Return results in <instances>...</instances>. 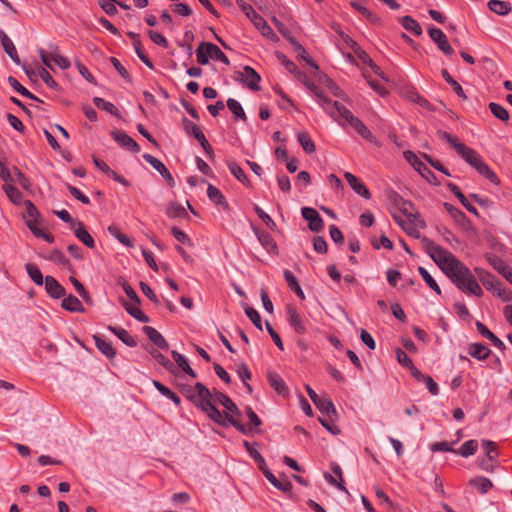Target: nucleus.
<instances>
[{
	"label": "nucleus",
	"mask_w": 512,
	"mask_h": 512,
	"mask_svg": "<svg viewBox=\"0 0 512 512\" xmlns=\"http://www.w3.org/2000/svg\"><path fill=\"white\" fill-rule=\"evenodd\" d=\"M422 245L431 259L459 290L467 295H474L477 297H481L483 295V290L475 276L454 254L435 244L429 238H423Z\"/></svg>",
	"instance_id": "nucleus-1"
},
{
	"label": "nucleus",
	"mask_w": 512,
	"mask_h": 512,
	"mask_svg": "<svg viewBox=\"0 0 512 512\" xmlns=\"http://www.w3.org/2000/svg\"><path fill=\"white\" fill-rule=\"evenodd\" d=\"M182 394L191 401L197 408L203 411L209 419L218 425L226 427L227 425L233 426L239 432L248 434L251 429L238 419L226 413L223 415L217 408L216 404L223 405L224 402L230 398L226 394L215 390L212 393L204 384L197 382L194 386L182 385Z\"/></svg>",
	"instance_id": "nucleus-2"
},
{
	"label": "nucleus",
	"mask_w": 512,
	"mask_h": 512,
	"mask_svg": "<svg viewBox=\"0 0 512 512\" xmlns=\"http://www.w3.org/2000/svg\"><path fill=\"white\" fill-rule=\"evenodd\" d=\"M438 136L441 140L446 141L450 146L455 149L457 154L473 167L479 174L487 178L494 184L499 183V179L494 171L483 161L480 154L462 143L457 136L451 135L446 131H439Z\"/></svg>",
	"instance_id": "nucleus-3"
},
{
	"label": "nucleus",
	"mask_w": 512,
	"mask_h": 512,
	"mask_svg": "<svg viewBox=\"0 0 512 512\" xmlns=\"http://www.w3.org/2000/svg\"><path fill=\"white\" fill-rule=\"evenodd\" d=\"M340 126H351L361 137L369 142H373L375 137L367 126L357 117H355L349 109L339 103L329 114Z\"/></svg>",
	"instance_id": "nucleus-4"
},
{
	"label": "nucleus",
	"mask_w": 512,
	"mask_h": 512,
	"mask_svg": "<svg viewBox=\"0 0 512 512\" xmlns=\"http://www.w3.org/2000/svg\"><path fill=\"white\" fill-rule=\"evenodd\" d=\"M306 87L313 93L315 100L317 103L322 107V109L329 115L331 111L339 104L337 101H332L329 99L321 90L320 88L315 85L312 81L308 79L306 76V79L301 78L300 79Z\"/></svg>",
	"instance_id": "nucleus-5"
},
{
	"label": "nucleus",
	"mask_w": 512,
	"mask_h": 512,
	"mask_svg": "<svg viewBox=\"0 0 512 512\" xmlns=\"http://www.w3.org/2000/svg\"><path fill=\"white\" fill-rule=\"evenodd\" d=\"M306 87L313 93L315 100L317 103L322 107V109L329 115L331 111L339 104L337 101H332L329 99L321 90L320 88L315 85L312 81L308 79L306 76V79L301 78L300 79Z\"/></svg>",
	"instance_id": "nucleus-6"
},
{
	"label": "nucleus",
	"mask_w": 512,
	"mask_h": 512,
	"mask_svg": "<svg viewBox=\"0 0 512 512\" xmlns=\"http://www.w3.org/2000/svg\"><path fill=\"white\" fill-rule=\"evenodd\" d=\"M302 217L308 222V227L313 232H320L324 227L323 219L320 214L311 207L301 209Z\"/></svg>",
	"instance_id": "nucleus-7"
},
{
	"label": "nucleus",
	"mask_w": 512,
	"mask_h": 512,
	"mask_svg": "<svg viewBox=\"0 0 512 512\" xmlns=\"http://www.w3.org/2000/svg\"><path fill=\"white\" fill-rule=\"evenodd\" d=\"M428 34L445 55L451 56L454 53L453 48L448 43L446 35L441 29L435 27L429 28Z\"/></svg>",
	"instance_id": "nucleus-8"
},
{
	"label": "nucleus",
	"mask_w": 512,
	"mask_h": 512,
	"mask_svg": "<svg viewBox=\"0 0 512 512\" xmlns=\"http://www.w3.org/2000/svg\"><path fill=\"white\" fill-rule=\"evenodd\" d=\"M143 159L162 175V177L167 181L171 188L175 186V180L173 176L159 159L148 153L143 154Z\"/></svg>",
	"instance_id": "nucleus-9"
},
{
	"label": "nucleus",
	"mask_w": 512,
	"mask_h": 512,
	"mask_svg": "<svg viewBox=\"0 0 512 512\" xmlns=\"http://www.w3.org/2000/svg\"><path fill=\"white\" fill-rule=\"evenodd\" d=\"M240 80L251 90L259 91V82L261 80L259 74L250 66H245L243 71L239 73Z\"/></svg>",
	"instance_id": "nucleus-10"
},
{
	"label": "nucleus",
	"mask_w": 512,
	"mask_h": 512,
	"mask_svg": "<svg viewBox=\"0 0 512 512\" xmlns=\"http://www.w3.org/2000/svg\"><path fill=\"white\" fill-rule=\"evenodd\" d=\"M111 136L114 139V141L117 142L121 147L133 153H138L140 151V146L138 145V143L125 132L112 131Z\"/></svg>",
	"instance_id": "nucleus-11"
},
{
	"label": "nucleus",
	"mask_w": 512,
	"mask_h": 512,
	"mask_svg": "<svg viewBox=\"0 0 512 512\" xmlns=\"http://www.w3.org/2000/svg\"><path fill=\"white\" fill-rule=\"evenodd\" d=\"M475 272L479 280L487 290H498V295L502 297L504 300H508V298H505L501 290L498 288V281L491 273L481 268H475Z\"/></svg>",
	"instance_id": "nucleus-12"
},
{
	"label": "nucleus",
	"mask_w": 512,
	"mask_h": 512,
	"mask_svg": "<svg viewBox=\"0 0 512 512\" xmlns=\"http://www.w3.org/2000/svg\"><path fill=\"white\" fill-rule=\"evenodd\" d=\"M45 290L47 294L53 299H60L66 295L65 288L53 277H45Z\"/></svg>",
	"instance_id": "nucleus-13"
},
{
	"label": "nucleus",
	"mask_w": 512,
	"mask_h": 512,
	"mask_svg": "<svg viewBox=\"0 0 512 512\" xmlns=\"http://www.w3.org/2000/svg\"><path fill=\"white\" fill-rule=\"evenodd\" d=\"M389 199L400 210L401 213L408 217V219H411V217L415 214V209L412 202L405 200L398 193L393 192L389 196Z\"/></svg>",
	"instance_id": "nucleus-14"
},
{
	"label": "nucleus",
	"mask_w": 512,
	"mask_h": 512,
	"mask_svg": "<svg viewBox=\"0 0 512 512\" xmlns=\"http://www.w3.org/2000/svg\"><path fill=\"white\" fill-rule=\"evenodd\" d=\"M0 42L1 45L6 52V54L11 58V60L19 65L20 64V58L17 53V49L12 42V40L8 37V35L5 33L4 30L0 29Z\"/></svg>",
	"instance_id": "nucleus-15"
},
{
	"label": "nucleus",
	"mask_w": 512,
	"mask_h": 512,
	"mask_svg": "<svg viewBox=\"0 0 512 512\" xmlns=\"http://www.w3.org/2000/svg\"><path fill=\"white\" fill-rule=\"evenodd\" d=\"M344 177L349 183L350 187L360 196L365 199L371 198V193L368 188L359 181V179L350 172H345Z\"/></svg>",
	"instance_id": "nucleus-16"
},
{
	"label": "nucleus",
	"mask_w": 512,
	"mask_h": 512,
	"mask_svg": "<svg viewBox=\"0 0 512 512\" xmlns=\"http://www.w3.org/2000/svg\"><path fill=\"white\" fill-rule=\"evenodd\" d=\"M143 332L148 337V339L154 343L158 348L167 350L169 348L168 342L162 336L160 332H158L155 328L151 326H144Z\"/></svg>",
	"instance_id": "nucleus-17"
},
{
	"label": "nucleus",
	"mask_w": 512,
	"mask_h": 512,
	"mask_svg": "<svg viewBox=\"0 0 512 512\" xmlns=\"http://www.w3.org/2000/svg\"><path fill=\"white\" fill-rule=\"evenodd\" d=\"M252 23L264 37L274 42L278 41V36L260 14L253 19Z\"/></svg>",
	"instance_id": "nucleus-18"
},
{
	"label": "nucleus",
	"mask_w": 512,
	"mask_h": 512,
	"mask_svg": "<svg viewBox=\"0 0 512 512\" xmlns=\"http://www.w3.org/2000/svg\"><path fill=\"white\" fill-rule=\"evenodd\" d=\"M288 322L290 326L294 329L297 334H305L306 327L301 316L298 314L297 310L293 307H288L287 309Z\"/></svg>",
	"instance_id": "nucleus-19"
},
{
	"label": "nucleus",
	"mask_w": 512,
	"mask_h": 512,
	"mask_svg": "<svg viewBox=\"0 0 512 512\" xmlns=\"http://www.w3.org/2000/svg\"><path fill=\"white\" fill-rule=\"evenodd\" d=\"M267 380L271 388L278 394L285 395L288 393V387L278 373L270 370L267 371Z\"/></svg>",
	"instance_id": "nucleus-20"
},
{
	"label": "nucleus",
	"mask_w": 512,
	"mask_h": 512,
	"mask_svg": "<svg viewBox=\"0 0 512 512\" xmlns=\"http://www.w3.org/2000/svg\"><path fill=\"white\" fill-rule=\"evenodd\" d=\"M443 205L445 210L454 219L456 224H458L461 227H466L470 224V221L467 218V216L459 208L453 206L448 202H445Z\"/></svg>",
	"instance_id": "nucleus-21"
},
{
	"label": "nucleus",
	"mask_w": 512,
	"mask_h": 512,
	"mask_svg": "<svg viewBox=\"0 0 512 512\" xmlns=\"http://www.w3.org/2000/svg\"><path fill=\"white\" fill-rule=\"evenodd\" d=\"M331 470L332 472L339 477V480L340 481H337L331 474L329 473H325L324 477L326 479V481L333 485V486H336L339 490L341 491H344L346 493H348V490L346 489V487L343 485V475H342V469L341 467L337 464V463H332L331 464Z\"/></svg>",
	"instance_id": "nucleus-22"
},
{
	"label": "nucleus",
	"mask_w": 512,
	"mask_h": 512,
	"mask_svg": "<svg viewBox=\"0 0 512 512\" xmlns=\"http://www.w3.org/2000/svg\"><path fill=\"white\" fill-rule=\"evenodd\" d=\"M315 406L319 409V411L326 415L330 420H334L337 416V411L335 409L332 401L326 397H321L316 403Z\"/></svg>",
	"instance_id": "nucleus-23"
},
{
	"label": "nucleus",
	"mask_w": 512,
	"mask_h": 512,
	"mask_svg": "<svg viewBox=\"0 0 512 512\" xmlns=\"http://www.w3.org/2000/svg\"><path fill=\"white\" fill-rule=\"evenodd\" d=\"M74 234L76 238L81 241L86 247L94 248L95 241L91 234L87 231L83 223L78 222L77 226L74 228Z\"/></svg>",
	"instance_id": "nucleus-24"
},
{
	"label": "nucleus",
	"mask_w": 512,
	"mask_h": 512,
	"mask_svg": "<svg viewBox=\"0 0 512 512\" xmlns=\"http://www.w3.org/2000/svg\"><path fill=\"white\" fill-rule=\"evenodd\" d=\"M404 158L422 176L425 177L426 173L431 174V171L426 167V165L412 151H405L404 152Z\"/></svg>",
	"instance_id": "nucleus-25"
},
{
	"label": "nucleus",
	"mask_w": 512,
	"mask_h": 512,
	"mask_svg": "<svg viewBox=\"0 0 512 512\" xmlns=\"http://www.w3.org/2000/svg\"><path fill=\"white\" fill-rule=\"evenodd\" d=\"M255 233L259 242L268 253L277 254V244L268 232L255 231Z\"/></svg>",
	"instance_id": "nucleus-26"
},
{
	"label": "nucleus",
	"mask_w": 512,
	"mask_h": 512,
	"mask_svg": "<svg viewBox=\"0 0 512 512\" xmlns=\"http://www.w3.org/2000/svg\"><path fill=\"white\" fill-rule=\"evenodd\" d=\"M447 188L459 199V201L467 211L474 215H478L477 209L468 201L466 196L461 192L460 188L457 185L453 183H448Z\"/></svg>",
	"instance_id": "nucleus-27"
},
{
	"label": "nucleus",
	"mask_w": 512,
	"mask_h": 512,
	"mask_svg": "<svg viewBox=\"0 0 512 512\" xmlns=\"http://www.w3.org/2000/svg\"><path fill=\"white\" fill-rule=\"evenodd\" d=\"M108 330L111 331L119 340H121L128 347H135L137 342L134 338L122 327L108 326Z\"/></svg>",
	"instance_id": "nucleus-28"
},
{
	"label": "nucleus",
	"mask_w": 512,
	"mask_h": 512,
	"mask_svg": "<svg viewBox=\"0 0 512 512\" xmlns=\"http://www.w3.org/2000/svg\"><path fill=\"white\" fill-rule=\"evenodd\" d=\"M93 339L98 350L101 353H103L107 358L112 359L115 357L116 350L113 348L112 344L109 341L97 335L93 336Z\"/></svg>",
	"instance_id": "nucleus-29"
},
{
	"label": "nucleus",
	"mask_w": 512,
	"mask_h": 512,
	"mask_svg": "<svg viewBox=\"0 0 512 512\" xmlns=\"http://www.w3.org/2000/svg\"><path fill=\"white\" fill-rule=\"evenodd\" d=\"M468 353L477 360H484L489 356L491 350L482 343H472L468 347Z\"/></svg>",
	"instance_id": "nucleus-30"
},
{
	"label": "nucleus",
	"mask_w": 512,
	"mask_h": 512,
	"mask_svg": "<svg viewBox=\"0 0 512 512\" xmlns=\"http://www.w3.org/2000/svg\"><path fill=\"white\" fill-rule=\"evenodd\" d=\"M171 356H172L173 360L176 362V364L179 366V368H181V370L183 372H185L186 374H188L192 378H196L197 377V374L190 367V365L188 363V360H187V358L184 355H182L179 352L173 350L171 352Z\"/></svg>",
	"instance_id": "nucleus-31"
},
{
	"label": "nucleus",
	"mask_w": 512,
	"mask_h": 512,
	"mask_svg": "<svg viewBox=\"0 0 512 512\" xmlns=\"http://www.w3.org/2000/svg\"><path fill=\"white\" fill-rule=\"evenodd\" d=\"M488 8L497 15L505 16L512 10L511 4L507 1L502 0H490L488 2Z\"/></svg>",
	"instance_id": "nucleus-32"
},
{
	"label": "nucleus",
	"mask_w": 512,
	"mask_h": 512,
	"mask_svg": "<svg viewBox=\"0 0 512 512\" xmlns=\"http://www.w3.org/2000/svg\"><path fill=\"white\" fill-rule=\"evenodd\" d=\"M62 307L70 312H83L84 307L81 301L74 295L70 294L68 296L62 297Z\"/></svg>",
	"instance_id": "nucleus-33"
},
{
	"label": "nucleus",
	"mask_w": 512,
	"mask_h": 512,
	"mask_svg": "<svg viewBox=\"0 0 512 512\" xmlns=\"http://www.w3.org/2000/svg\"><path fill=\"white\" fill-rule=\"evenodd\" d=\"M207 196L214 204L221 206L225 209L228 208V204L224 195L217 187L209 184L207 188Z\"/></svg>",
	"instance_id": "nucleus-34"
},
{
	"label": "nucleus",
	"mask_w": 512,
	"mask_h": 512,
	"mask_svg": "<svg viewBox=\"0 0 512 512\" xmlns=\"http://www.w3.org/2000/svg\"><path fill=\"white\" fill-rule=\"evenodd\" d=\"M277 58L279 59V61L281 62V64L291 73L293 74L295 77H297L298 79H301V78H304L306 79V74L303 73L298 67L297 65L291 61L290 59H288L285 55L283 54H280V53H277Z\"/></svg>",
	"instance_id": "nucleus-35"
},
{
	"label": "nucleus",
	"mask_w": 512,
	"mask_h": 512,
	"mask_svg": "<svg viewBox=\"0 0 512 512\" xmlns=\"http://www.w3.org/2000/svg\"><path fill=\"white\" fill-rule=\"evenodd\" d=\"M469 485L478 489L481 494H486L493 487L491 480L483 476L471 478Z\"/></svg>",
	"instance_id": "nucleus-36"
},
{
	"label": "nucleus",
	"mask_w": 512,
	"mask_h": 512,
	"mask_svg": "<svg viewBox=\"0 0 512 512\" xmlns=\"http://www.w3.org/2000/svg\"><path fill=\"white\" fill-rule=\"evenodd\" d=\"M51 59L53 62L59 66L62 70H67L70 68L71 63L65 56L60 54L59 47L57 45L51 44Z\"/></svg>",
	"instance_id": "nucleus-37"
},
{
	"label": "nucleus",
	"mask_w": 512,
	"mask_h": 512,
	"mask_svg": "<svg viewBox=\"0 0 512 512\" xmlns=\"http://www.w3.org/2000/svg\"><path fill=\"white\" fill-rule=\"evenodd\" d=\"M266 479L278 490L289 493L292 491V484L287 479L279 480L272 472H266Z\"/></svg>",
	"instance_id": "nucleus-38"
},
{
	"label": "nucleus",
	"mask_w": 512,
	"mask_h": 512,
	"mask_svg": "<svg viewBox=\"0 0 512 512\" xmlns=\"http://www.w3.org/2000/svg\"><path fill=\"white\" fill-rule=\"evenodd\" d=\"M297 140H298L300 146L302 147V149L307 154H312L315 152V150H316L315 144H314L313 140L311 139L310 135L308 134V132H306V131L298 132Z\"/></svg>",
	"instance_id": "nucleus-39"
},
{
	"label": "nucleus",
	"mask_w": 512,
	"mask_h": 512,
	"mask_svg": "<svg viewBox=\"0 0 512 512\" xmlns=\"http://www.w3.org/2000/svg\"><path fill=\"white\" fill-rule=\"evenodd\" d=\"M205 45H206L207 53L209 54L210 58L220 61V62L224 63L225 65L230 64V61L227 58V56L221 51V49L216 44L206 42Z\"/></svg>",
	"instance_id": "nucleus-40"
},
{
	"label": "nucleus",
	"mask_w": 512,
	"mask_h": 512,
	"mask_svg": "<svg viewBox=\"0 0 512 512\" xmlns=\"http://www.w3.org/2000/svg\"><path fill=\"white\" fill-rule=\"evenodd\" d=\"M153 386L159 391L161 395L170 399L176 406L181 404V399L171 389L166 387L158 380H153Z\"/></svg>",
	"instance_id": "nucleus-41"
},
{
	"label": "nucleus",
	"mask_w": 512,
	"mask_h": 512,
	"mask_svg": "<svg viewBox=\"0 0 512 512\" xmlns=\"http://www.w3.org/2000/svg\"><path fill=\"white\" fill-rule=\"evenodd\" d=\"M400 23L403 26V28L407 31L412 32L416 36H419L422 34V28L419 25V23L412 18L411 16H403L400 18Z\"/></svg>",
	"instance_id": "nucleus-42"
},
{
	"label": "nucleus",
	"mask_w": 512,
	"mask_h": 512,
	"mask_svg": "<svg viewBox=\"0 0 512 512\" xmlns=\"http://www.w3.org/2000/svg\"><path fill=\"white\" fill-rule=\"evenodd\" d=\"M395 221L404 229V231L411 237L420 239L422 241L423 237H421L420 232L417 228L412 224V220L409 219V222L404 221L400 217L393 215ZM424 238H426L424 236Z\"/></svg>",
	"instance_id": "nucleus-43"
},
{
	"label": "nucleus",
	"mask_w": 512,
	"mask_h": 512,
	"mask_svg": "<svg viewBox=\"0 0 512 512\" xmlns=\"http://www.w3.org/2000/svg\"><path fill=\"white\" fill-rule=\"evenodd\" d=\"M3 189L12 203L19 205L23 202V194L15 186L6 183L3 185Z\"/></svg>",
	"instance_id": "nucleus-44"
},
{
	"label": "nucleus",
	"mask_w": 512,
	"mask_h": 512,
	"mask_svg": "<svg viewBox=\"0 0 512 512\" xmlns=\"http://www.w3.org/2000/svg\"><path fill=\"white\" fill-rule=\"evenodd\" d=\"M8 83L16 92L20 93L22 96L35 101H41L38 97H36L28 89H26L22 84H20L16 78L9 76Z\"/></svg>",
	"instance_id": "nucleus-45"
},
{
	"label": "nucleus",
	"mask_w": 512,
	"mask_h": 512,
	"mask_svg": "<svg viewBox=\"0 0 512 512\" xmlns=\"http://www.w3.org/2000/svg\"><path fill=\"white\" fill-rule=\"evenodd\" d=\"M284 279L291 290H293L301 299H304V293L301 289L296 277L289 270H284Z\"/></svg>",
	"instance_id": "nucleus-46"
},
{
	"label": "nucleus",
	"mask_w": 512,
	"mask_h": 512,
	"mask_svg": "<svg viewBox=\"0 0 512 512\" xmlns=\"http://www.w3.org/2000/svg\"><path fill=\"white\" fill-rule=\"evenodd\" d=\"M166 214L170 218H185L188 216L186 209L176 202H170L168 204Z\"/></svg>",
	"instance_id": "nucleus-47"
},
{
	"label": "nucleus",
	"mask_w": 512,
	"mask_h": 512,
	"mask_svg": "<svg viewBox=\"0 0 512 512\" xmlns=\"http://www.w3.org/2000/svg\"><path fill=\"white\" fill-rule=\"evenodd\" d=\"M25 269H26L29 277L31 278V280L36 285H39V286L43 285L45 278L43 277L42 272L36 265L28 263L25 265Z\"/></svg>",
	"instance_id": "nucleus-48"
},
{
	"label": "nucleus",
	"mask_w": 512,
	"mask_h": 512,
	"mask_svg": "<svg viewBox=\"0 0 512 512\" xmlns=\"http://www.w3.org/2000/svg\"><path fill=\"white\" fill-rule=\"evenodd\" d=\"M486 259L489 264L502 276L510 268L500 257L492 254L486 255Z\"/></svg>",
	"instance_id": "nucleus-49"
},
{
	"label": "nucleus",
	"mask_w": 512,
	"mask_h": 512,
	"mask_svg": "<svg viewBox=\"0 0 512 512\" xmlns=\"http://www.w3.org/2000/svg\"><path fill=\"white\" fill-rule=\"evenodd\" d=\"M227 107L231 111V113L235 116V118L241 119L243 121H247L246 114L242 108V105L235 99L229 98L227 100Z\"/></svg>",
	"instance_id": "nucleus-50"
},
{
	"label": "nucleus",
	"mask_w": 512,
	"mask_h": 512,
	"mask_svg": "<svg viewBox=\"0 0 512 512\" xmlns=\"http://www.w3.org/2000/svg\"><path fill=\"white\" fill-rule=\"evenodd\" d=\"M108 232L111 236L115 237L121 244H123L126 247H133V243L131 239L123 234L119 227L116 225H110L108 227Z\"/></svg>",
	"instance_id": "nucleus-51"
},
{
	"label": "nucleus",
	"mask_w": 512,
	"mask_h": 512,
	"mask_svg": "<svg viewBox=\"0 0 512 512\" xmlns=\"http://www.w3.org/2000/svg\"><path fill=\"white\" fill-rule=\"evenodd\" d=\"M477 448L478 443L476 440H468L460 446L459 450L456 451V453H458L462 457L467 458L469 456L474 455L477 451Z\"/></svg>",
	"instance_id": "nucleus-52"
},
{
	"label": "nucleus",
	"mask_w": 512,
	"mask_h": 512,
	"mask_svg": "<svg viewBox=\"0 0 512 512\" xmlns=\"http://www.w3.org/2000/svg\"><path fill=\"white\" fill-rule=\"evenodd\" d=\"M229 171L233 174V176L240 181L244 185H249V180L244 173L243 169L238 165V163L232 161L227 164Z\"/></svg>",
	"instance_id": "nucleus-53"
},
{
	"label": "nucleus",
	"mask_w": 512,
	"mask_h": 512,
	"mask_svg": "<svg viewBox=\"0 0 512 512\" xmlns=\"http://www.w3.org/2000/svg\"><path fill=\"white\" fill-rule=\"evenodd\" d=\"M93 103L95 104V106L97 108L105 110V111H107L109 114H111L113 116H117L118 115L117 107L113 103L108 102V101L104 100L101 97H94L93 98Z\"/></svg>",
	"instance_id": "nucleus-54"
},
{
	"label": "nucleus",
	"mask_w": 512,
	"mask_h": 512,
	"mask_svg": "<svg viewBox=\"0 0 512 512\" xmlns=\"http://www.w3.org/2000/svg\"><path fill=\"white\" fill-rule=\"evenodd\" d=\"M125 310L129 313L133 318L142 323H148L150 321L149 317L144 314L138 307L132 306L127 302H123Z\"/></svg>",
	"instance_id": "nucleus-55"
},
{
	"label": "nucleus",
	"mask_w": 512,
	"mask_h": 512,
	"mask_svg": "<svg viewBox=\"0 0 512 512\" xmlns=\"http://www.w3.org/2000/svg\"><path fill=\"white\" fill-rule=\"evenodd\" d=\"M442 76L443 78L445 79V81L450 84L454 90V92L462 99H466L467 96L463 90V88L461 87V85L455 81L452 76L449 74V72L447 70H442Z\"/></svg>",
	"instance_id": "nucleus-56"
},
{
	"label": "nucleus",
	"mask_w": 512,
	"mask_h": 512,
	"mask_svg": "<svg viewBox=\"0 0 512 512\" xmlns=\"http://www.w3.org/2000/svg\"><path fill=\"white\" fill-rule=\"evenodd\" d=\"M489 109H490L491 113L499 120H501V121L509 120V113L504 106H502L498 103L491 102L489 104Z\"/></svg>",
	"instance_id": "nucleus-57"
},
{
	"label": "nucleus",
	"mask_w": 512,
	"mask_h": 512,
	"mask_svg": "<svg viewBox=\"0 0 512 512\" xmlns=\"http://www.w3.org/2000/svg\"><path fill=\"white\" fill-rule=\"evenodd\" d=\"M418 271L426 284L438 295H441V289L430 273L424 267H419Z\"/></svg>",
	"instance_id": "nucleus-58"
},
{
	"label": "nucleus",
	"mask_w": 512,
	"mask_h": 512,
	"mask_svg": "<svg viewBox=\"0 0 512 512\" xmlns=\"http://www.w3.org/2000/svg\"><path fill=\"white\" fill-rule=\"evenodd\" d=\"M237 374L239 378L242 380L244 387L246 388L249 394L252 393V387L248 383V380L251 379V372L249 371L246 364H241L237 369Z\"/></svg>",
	"instance_id": "nucleus-59"
},
{
	"label": "nucleus",
	"mask_w": 512,
	"mask_h": 512,
	"mask_svg": "<svg viewBox=\"0 0 512 512\" xmlns=\"http://www.w3.org/2000/svg\"><path fill=\"white\" fill-rule=\"evenodd\" d=\"M150 354L152 355V357L159 363L161 364L166 370L170 371V372H173V368H174V365L173 363L167 358L165 357L162 353H160L158 350L156 349H152L150 351Z\"/></svg>",
	"instance_id": "nucleus-60"
},
{
	"label": "nucleus",
	"mask_w": 512,
	"mask_h": 512,
	"mask_svg": "<svg viewBox=\"0 0 512 512\" xmlns=\"http://www.w3.org/2000/svg\"><path fill=\"white\" fill-rule=\"evenodd\" d=\"M351 6L369 21L377 22L379 20V18L372 11H370L367 7L363 6L359 2H351Z\"/></svg>",
	"instance_id": "nucleus-61"
},
{
	"label": "nucleus",
	"mask_w": 512,
	"mask_h": 512,
	"mask_svg": "<svg viewBox=\"0 0 512 512\" xmlns=\"http://www.w3.org/2000/svg\"><path fill=\"white\" fill-rule=\"evenodd\" d=\"M237 6L240 8V10L250 19L252 22L255 17H257L259 14L254 10L252 5L245 2L244 0H237L236 1Z\"/></svg>",
	"instance_id": "nucleus-62"
},
{
	"label": "nucleus",
	"mask_w": 512,
	"mask_h": 512,
	"mask_svg": "<svg viewBox=\"0 0 512 512\" xmlns=\"http://www.w3.org/2000/svg\"><path fill=\"white\" fill-rule=\"evenodd\" d=\"M245 314L251 320V322L257 327L259 330H262V321L260 314L256 309L250 306L245 307Z\"/></svg>",
	"instance_id": "nucleus-63"
},
{
	"label": "nucleus",
	"mask_w": 512,
	"mask_h": 512,
	"mask_svg": "<svg viewBox=\"0 0 512 512\" xmlns=\"http://www.w3.org/2000/svg\"><path fill=\"white\" fill-rule=\"evenodd\" d=\"M482 448L485 451V457L490 459H496L498 456V451L496 444L493 441L490 440H483L482 441Z\"/></svg>",
	"instance_id": "nucleus-64"
}]
</instances>
